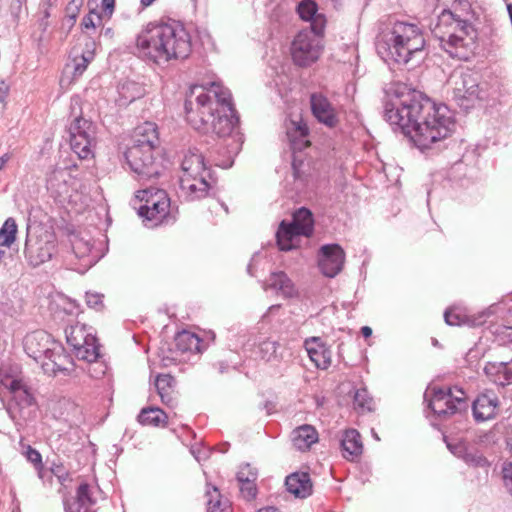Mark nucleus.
<instances>
[{"label":"nucleus","mask_w":512,"mask_h":512,"mask_svg":"<svg viewBox=\"0 0 512 512\" xmlns=\"http://www.w3.org/2000/svg\"><path fill=\"white\" fill-rule=\"evenodd\" d=\"M384 118L422 151L444 141L455 128L453 114L445 104H436L403 84H393L386 90Z\"/></svg>","instance_id":"1"},{"label":"nucleus","mask_w":512,"mask_h":512,"mask_svg":"<svg viewBox=\"0 0 512 512\" xmlns=\"http://www.w3.org/2000/svg\"><path fill=\"white\" fill-rule=\"evenodd\" d=\"M185 111L187 121L194 129L228 137L225 145L230 157L239 153L243 140L238 132L239 119L227 88L218 82L210 83L209 87L192 86L186 96Z\"/></svg>","instance_id":"2"},{"label":"nucleus","mask_w":512,"mask_h":512,"mask_svg":"<svg viewBox=\"0 0 512 512\" xmlns=\"http://www.w3.org/2000/svg\"><path fill=\"white\" fill-rule=\"evenodd\" d=\"M191 37L175 20L148 23L137 35L133 53L156 64L185 59L191 52Z\"/></svg>","instance_id":"3"},{"label":"nucleus","mask_w":512,"mask_h":512,"mask_svg":"<svg viewBox=\"0 0 512 512\" xmlns=\"http://www.w3.org/2000/svg\"><path fill=\"white\" fill-rule=\"evenodd\" d=\"M431 32L439 46L453 59L468 61L478 53V31L450 10H443L438 15Z\"/></svg>","instance_id":"4"},{"label":"nucleus","mask_w":512,"mask_h":512,"mask_svg":"<svg viewBox=\"0 0 512 512\" xmlns=\"http://www.w3.org/2000/svg\"><path fill=\"white\" fill-rule=\"evenodd\" d=\"M425 39L415 24L395 22L388 31H382L376 41V49L384 61L408 64L423 58Z\"/></svg>","instance_id":"5"},{"label":"nucleus","mask_w":512,"mask_h":512,"mask_svg":"<svg viewBox=\"0 0 512 512\" xmlns=\"http://www.w3.org/2000/svg\"><path fill=\"white\" fill-rule=\"evenodd\" d=\"M136 198L144 203L138 208L139 216L153 222V225L175 220L171 202L165 190L150 186L139 190Z\"/></svg>","instance_id":"6"},{"label":"nucleus","mask_w":512,"mask_h":512,"mask_svg":"<svg viewBox=\"0 0 512 512\" xmlns=\"http://www.w3.org/2000/svg\"><path fill=\"white\" fill-rule=\"evenodd\" d=\"M314 231L312 212L301 207L293 213L291 223L282 221L276 233L277 244L282 251L294 248L293 240L297 236L310 237Z\"/></svg>","instance_id":"7"},{"label":"nucleus","mask_w":512,"mask_h":512,"mask_svg":"<svg viewBox=\"0 0 512 512\" xmlns=\"http://www.w3.org/2000/svg\"><path fill=\"white\" fill-rule=\"evenodd\" d=\"M12 398L6 409L11 419L16 424L26 422L35 416L34 398L28 391L27 386L20 379H11L6 384Z\"/></svg>","instance_id":"8"},{"label":"nucleus","mask_w":512,"mask_h":512,"mask_svg":"<svg viewBox=\"0 0 512 512\" xmlns=\"http://www.w3.org/2000/svg\"><path fill=\"white\" fill-rule=\"evenodd\" d=\"M124 156L129 168L140 181L156 178L162 172L163 167L155 156V150L128 147Z\"/></svg>","instance_id":"9"},{"label":"nucleus","mask_w":512,"mask_h":512,"mask_svg":"<svg viewBox=\"0 0 512 512\" xmlns=\"http://www.w3.org/2000/svg\"><path fill=\"white\" fill-rule=\"evenodd\" d=\"M66 340L79 360L94 362L99 357V346L96 337L84 324L76 323L65 329Z\"/></svg>","instance_id":"10"},{"label":"nucleus","mask_w":512,"mask_h":512,"mask_svg":"<svg viewBox=\"0 0 512 512\" xmlns=\"http://www.w3.org/2000/svg\"><path fill=\"white\" fill-rule=\"evenodd\" d=\"M461 396L453 395L452 391L437 387H428L424 394V401L438 418H446L465 407L466 402L462 389L457 390Z\"/></svg>","instance_id":"11"},{"label":"nucleus","mask_w":512,"mask_h":512,"mask_svg":"<svg viewBox=\"0 0 512 512\" xmlns=\"http://www.w3.org/2000/svg\"><path fill=\"white\" fill-rule=\"evenodd\" d=\"M453 100L464 111L474 108L480 101V72L466 69L454 82Z\"/></svg>","instance_id":"12"},{"label":"nucleus","mask_w":512,"mask_h":512,"mask_svg":"<svg viewBox=\"0 0 512 512\" xmlns=\"http://www.w3.org/2000/svg\"><path fill=\"white\" fill-rule=\"evenodd\" d=\"M57 253V242L54 234L45 232L35 238L28 237L25 242L24 256L33 267L50 261Z\"/></svg>","instance_id":"13"},{"label":"nucleus","mask_w":512,"mask_h":512,"mask_svg":"<svg viewBox=\"0 0 512 512\" xmlns=\"http://www.w3.org/2000/svg\"><path fill=\"white\" fill-rule=\"evenodd\" d=\"M292 58L295 64L307 67L320 56L319 40L309 31L299 32L292 43Z\"/></svg>","instance_id":"14"},{"label":"nucleus","mask_w":512,"mask_h":512,"mask_svg":"<svg viewBox=\"0 0 512 512\" xmlns=\"http://www.w3.org/2000/svg\"><path fill=\"white\" fill-rule=\"evenodd\" d=\"M345 263V252L338 244L321 246L318 252V266L322 274L333 278L338 275Z\"/></svg>","instance_id":"15"},{"label":"nucleus","mask_w":512,"mask_h":512,"mask_svg":"<svg viewBox=\"0 0 512 512\" xmlns=\"http://www.w3.org/2000/svg\"><path fill=\"white\" fill-rule=\"evenodd\" d=\"M310 106L313 116L323 125L334 128L339 123L336 107L321 93L310 95Z\"/></svg>","instance_id":"16"},{"label":"nucleus","mask_w":512,"mask_h":512,"mask_svg":"<svg viewBox=\"0 0 512 512\" xmlns=\"http://www.w3.org/2000/svg\"><path fill=\"white\" fill-rule=\"evenodd\" d=\"M54 342L48 333L38 330L25 337L24 349L29 357L42 364Z\"/></svg>","instance_id":"17"},{"label":"nucleus","mask_w":512,"mask_h":512,"mask_svg":"<svg viewBox=\"0 0 512 512\" xmlns=\"http://www.w3.org/2000/svg\"><path fill=\"white\" fill-rule=\"evenodd\" d=\"M208 172L199 174H185L180 177V190L187 200L193 201L205 197L210 188L207 181Z\"/></svg>","instance_id":"18"},{"label":"nucleus","mask_w":512,"mask_h":512,"mask_svg":"<svg viewBox=\"0 0 512 512\" xmlns=\"http://www.w3.org/2000/svg\"><path fill=\"white\" fill-rule=\"evenodd\" d=\"M96 500L92 496V490L89 484L81 483L76 491V497L73 500L64 501L65 512H95L93 506Z\"/></svg>","instance_id":"19"},{"label":"nucleus","mask_w":512,"mask_h":512,"mask_svg":"<svg viewBox=\"0 0 512 512\" xmlns=\"http://www.w3.org/2000/svg\"><path fill=\"white\" fill-rule=\"evenodd\" d=\"M159 145L157 126L152 122H145L134 130L133 144L130 147H138L147 150H155Z\"/></svg>","instance_id":"20"},{"label":"nucleus","mask_w":512,"mask_h":512,"mask_svg":"<svg viewBox=\"0 0 512 512\" xmlns=\"http://www.w3.org/2000/svg\"><path fill=\"white\" fill-rule=\"evenodd\" d=\"M484 372L491 382L505 386L512 383V360L509 362H487Z\"/></svg>","instance_id":"21"},{"label":"nucleus","mask_w":512,"mask_h":512,"mask_svg":"<svg viewBox=\"0 0 512 512\" xmlns=\"http://www.w3.org/2000/svg\"><path fill=\"white\" fill-rule=\"evenodd\" d=\"M287 490L296 497L305 498L312 492V483L308 473L296 472L286 477Z\"/></svg>","instance_id":"22"},{"label":"nucleus","mask_w":512,"mask_h":512,"mask_svg":"<svg viewBox=\"0 0 512 512\" xmlns=\"http://www.w3.org/2000/svg\"><path fill=\"white\" fill-rule=\"evenodd\" d=\"M293 445L300 451H305L318 440V433L311 425H302L296 428L292 433Z\"/></svg>","instance_id":"23"},{"label":"nucleus","mask_w":512,"mask_h":512,"mask_svg":"<svg viewBox=\"0 0 512 512\" xmlns=\"http://www.w3.org/2000/svg\"><path fill=\"white\" fill-rule=\"evenodd\" d=\"M298 14L304 21H310L315 33L322 29V16L317 13V4L313 0H303L298 4Z\"/></svg>","instance_id":"24"},{"label":"nucleus","mask_w":512,"mask_h":512,"mask_svg":"<svg viewBox=\"0 0 512 512\" xmlns=\"http://www.w3.org/2000/svg\"><path fill=\"white\" fill-rule=\"evenodd\" d=\"M341 446L346 459L359 456L363 448L360 434L354 429L347 430L341 440Z\"/></svg>","instance_id":"25"},{"label":"nucleus","mask_w":512,"mask_h":512,"mask_svg":"<svg viewBox=\"0 0 512 512\" xmlns=\"http://www.w3.org/2000/svg\"><path fill=\"white\" fill-rule=\"evenodd\" d=\"M182 175L199 174L206 171L204 157L197 149L189 150L183 157L181 162Z\"/></svg>","instance_id":"26"},{"label":"nucleus","mask_w":512,"mask_h":512,"mask_svg":"<svg viewBox=\"0 0 512 512\" xmlns=\"http://www.w3.org/2000/svg\"><path fill=\"white\" fill-rule=\"evenodd\" d=\"M200 339L199 337L191 332L182 331L177 333L174 339L175 348L181 353L185 352H199L200 351Z\"/></svg>","instance_id":"27"},{"label":"nucleus","mask_w":512,"mask_h":512,"mask_svg":"<svg viewBox=\"0 0 512 512\" xmlns=\"http://www.w3.org/2000/svg\"><path fill=\"white\" fill-rule=\"evenodd\" d=\"M94 140L95 137H86V135L75 136V134H73V136L69 137L71 149L81 159H86L91 155Z\"/></svg>","instance_id":"28"},{"label":"nucleus","mask_w":512,"mask_h":512,"mask_svg":"<svg viewBox=\"0 0 512 512\" xmlns=\"http://www.w3.org/2000/svg\"><path fill=\"white\" fill-rule=\"evenodd\" d=\"M267 288L278 290L286 297H290L293 294L292 282L284 272L272 273L265 286V289Z\"/></svg>","instance_id":"29"},{"label":"nucleus","mask_w":512,"mask_h":512,"mask_svg":"<svg viewBox=\"0 0 512 512\" xmlns=\"http://www.w3.org/2000/svg\"><path fill=\"white\" fill-rule=\"evenodd\" d=\"M69 137L77 135H86V137H95V126L90 120L83 118L82 116H76L68 127Z\"/></svg>","instance_id":"30"},{"label":"nucleus","mask_w":512,"mask_h":512,"mask_svg":"<svg viewBox=\"0 0 512 512\" xmlns=\"http://www.w3.org/2000/svg\"><path fill=\"white\" fill-rule=\"evenodd\" d=\"M166 414L156 407L143 408L138 415V421L143 425L159 426L166 421Z\"/></svg>","instance_id":"31"},{"label":"nucleus","mask_w":512,"mask_h":512,"mask_svg":"<svg viewBox=\"0 0 512 512\" xmlns=\"http://www.w3.org/2000/svg\"><path fill=\"white\" fill-rule=\"evenodd\" d=\"M500 401L497 394L492 391L482 393V420L494 419L499 413Z\"/></svg>","instance_id":"32"},{"label":"nucleus","mask_w":512,"mask_h":512,"mask_svg":"<svg viewBox=\"0 0 512 512\" xmlns=\"http://www.w3.org/2000/svg\"><path fill=\"white\" fill-rule=\"evenodd\" d=\"M174 379L169 374H160L155 381L156 390L163 403L169 404L172 401L171 393Z\"/></svg>","instance_id":"33"},{"label":"nucleus","mask_w":512,"mask_h":512,"mask_svg":"<svg viewBox=\"0 0 512 512\" xmlns=\"http://www.w3.org/2000/svg\"><path fill=\"white\" fill-rule=\"evenodd\" d=\"M72 366V359L65 353L58 356V361H54V363L42 362V369L46 374L69 373L72 370Z\"/></svg>","instance_id":"34"},{"label":"nucleus","mask_w":512,"mask_h":512,"mask_svg":"<svg viewBox=\"0 0 512 512\" xmlns=\"http://www.w3.org/2000/svg\"><path fill=\"white\" fill-rule=\"evenodd\" d=\"M444 320L450 326L468 325L469 327L477 326V319L468 317L454 308H449L444 313Z\"/></svg>","instance_id":"35"},{"label":"nucleus","mask_w":512,"mask_h":512,"mask_svg":"<svg viewBox=\"0 0 512 512\" xmlns=\"http://www.w3.org/2000/svg\"><path fill=\"white\" fill-rule=\"evenodd\" d=\"M309 357L320 369H327L331 364V351L323 343L317 344V350H309Z\"/></svg>","instance_id":"36"},{"label":"nucleus","mask_w":512,"mask_h":512,"mask_svg":"<svg viewBox=\"0 0 512 512\" xmlns=\"http://www.w3.org/2000/svg\"><path fill=\"white\" fill-rule=\"evenodd\" d=\"M207 496V512H230L228 501L222 500L216 487L213 488V491H208Z\"/></svg>","instance_id":"37"},{"label":"nucleus","mask_w":512,"mask_h":512,"mask_svg":"<svg viewBox=\"0 0 512 512\" xmlns=\"http://www.w3.org/2000/svg\"><path fill=\"white\" fill-rule=\"evenodd\" d=\"M17 224L13 218H8L0 228V244L10 247L16 238Z\"/></svg>","instance_id":"38"},{"label":"nucleus","mask_w":512,"mask_h":512,"mask_svg":"<svg viewBox=\"0 0 512 512\" xmlns=\"http://www.w3.org/2000/svg\"><path fill=\"white\" fill-rule=\"evenodd\" d=\"M279 344L276 341L265 340L259 345V354L262 359L272 361L278 358Z\"/></svg>","instance_id":"39"},{"label":"nucleus","mask_w":512,"mask_h":512,"mask_svg":"<svg viewBox=\"0 0 512 512\" xmlns=\"http://www.w3.org/2000/svg\"><path fill=\"white\" fill-rule=\"evenodd\" d=\"M372 399L368 395V391L366 389H358L354 394V406L356 408L364 410L371 409Z\"/></svg>","instance_id":"40"},{"label":"nucleus","mask_w":512,"mask_h":512,"mask_svg":"<svg viewBox=\"0 0 512 512\" xmlns=\"http://www.w3.org/2000/svg\"><path fill=\"white\" fill-rule=\"evenodd\" d=\"M93 59V53L88 51L83 53L79 58L74 59V76H80L87 68L90 61Z\"/></svg>","instance_id":"41"},{"label":"nucleus","mask_w":512,"mask_h":512,"mask_svg":"<svg viewBox=\"0 0 512 512\" xmlns=\"http://www.w3.org/2000/svg\"><path fill=\"white\" fill-rule=\"evenodd\" d=\"M287 134L289 137L295 135L296 137L299 138H305L308 135V127L303 122L292 121L291 127L288 128Z\"/></svg>","instance_id":"42"},{"label":"nucleus","mask_w":512,"mask_h":512,"mask_svg":"<svg viewBox=\"0 0 512 512\" xmlns=\"http://www.w3.org/2000/svg\"><path fill=\"white\" fill-rule=\"evenodd\" d=\"M257 473L254 471L249 464L241 467L237 473L238 482H255Z\"/></svg>","instance_id":"43"},{"label":"nucleus","mask_w":512,"mask_h":512,"mask_svg":"<svg viewBox=\"0 0 512 512\" xmlns=\"http://www.w3.org/2000/svg\"><path fill=\"white\" fill-rule=\"evenodd\" d=\"M51 472L58 479L61 485H64L70 480V473L62 464H53Z\"/></svg>","instance_id":"44"},{"label":"nucleus","mask_w":512,"mask_h":512,"mask_svg":"<svg viewBox=\"0 0 512 512\" xmlns=\"http://www.w3.org/2000/svg\"><path fill=\"white\" fill-rule=\"evenodd\" d=\"M86 303L90 308L95 310H101L104 306L103 304V295L99 293H86Z\"/></svg>","instance_id":"45"},{"label":"nucleus","mask_w":512,"mask_h":512,"mask_svg":"<svg viewBox=\"0 0 512 512\" xmlns=\"http://www.w3.org/2000/svg\"><path fill=\"white\" fill-rule=\"evenodd\" d=\"M239 489L246 500H251L256 496V486L254 482H239Z\"/></svg>","instance_id":"46"},{"label":"nucleus","mask_w":512,"mask_h":512,"mask_svg":"<svg viewBox=\"0 0 512 512\" xmlns=\"http://www.w3.org/2000/svg\"><path fill=\"white\" fill-rule=\"evenodd\" d=\"M65 352L64 347L59 342L52 343L49 354L44 358L45 362L54 363L58 361V356L63 355Z\"/></svg>","instance_id":"47"},{"label":"nucleus","mask_w":512,"mask_h":512,"mask_svg":"<svg viewBox=\"0 0 512 512\" xmlns=\"http://www.w3.org/2000/svg\"><path fill=\"white\" fill-rule=\"evenodd\" d=\"M502 478L505 486L512 493V461H505L502 467Z\"/></svg>","instance_id":"48"},{"label":"nucleus","mask_w":512,"mask_h":512,"mask_svg":"<svg viewBox=\"0 0 512 512\" xmlns=\"http://www.w3.org/2000/svg\"><path fill=\"white\" fill-rule=\"evenodd\" d=\"M101 22V15L94 12V11H90L88 15H86L83 20H82V26L85 28V29H89V28H93L95 29L96 26Z\"/></svg>","instance_id":"49"},{"label":"nucleus","mask_w":512,"mask_h":512,"mask_svg":"<svg viewBox=\"0 0 512 512\" xmlns=\"http://www.w3.org/2000/svg\"><path fill=\"white\" fill-rule=\"evenodd\" d=\"M26 458L29 462L33 463L36 468L42 465L41 454L37 450L31 448L30 446L26 451Z\"/></svg>","instance_id":"50"},{"label":"nucleus","mask_w":512,"mask_h":512,"mask_svg":"<svg viewBox=\"0 0 512 512\" xmlns=\"http://www.w3.org/2000/svg\"><path fill=\"white\" fill-rule=\"evenodd\" d=\"M466 361L472 368L477 370L479 366L478 351L470 349L466 354Z\"/></svg>","instance_id":"51"},{"label":"nucleus","mask_w":512,"mask_h":512,"mask_svg":"<svg viewBox=\"0 0 512 512\" xmlns=\"http://www.w3.org/2000/svg\"><path fill=\"white\" fill-rule=\"evenodd\" d=\"M464 460L469 465L477 467L480 464V457L476 453L466 451L464 454Z\"/></svg>","instance_id":"52"},{"label":"nucleus","mask_w":512,"mask_h":512,"mask_svg":"<svg viewBox=\"0 0 512 512\" xmlns=\"http://www.w3.org/2000/svg\"><path fill=\"white\" fill-rule=\"evenodd\" d=\"M115 0H102V8L105 15L110 17L113 13Z\"/></svg>","instance_id":"53"},{"label":"nucleus","mask_w":512,"mask_h":512,"mask_svg":"<svg viewBox=\"0 0 512 512\" xmlns=\"http://www.w3.org/2000/svg\"><path fill=\"white\" fill-rule=\"evenodd\" d=\"M9 93V85L5 81H0V103H3Z\"/></svg>","instance_id":"54"},{"label":"nucleus","mask_w":512,"mask_h":512,"mask_svg":"<svg viewBox=\"0 0 512 512\" xmlns=\"http://www.w3.org/2000/svg\"><path fill=\"white\" fill-rule=\"evenodd\" d=\"M317 344H322V342H320L319 338H312L311 340H307L305 342L307 353L309 354V350H312V349L317 350Z\"/></svg>","instance_id":"55"},{"label":"nucleus","mask_w":512,"mask_h":512,"mask_svg":"<svg viewBox=\"0 0 512 512\" xmlns=\"http://www.w3.org/2000/svg\"><path fill=\"white\" fill-rule=\"evenodd\" d=\"M507 326H504L505 332H507V336L511 338L512 341V308L509 309L507 315Z\"/></svg>","instance_id":"56"},{"label":"nucleus","mask_w":512,"mask_h":512,"mask_svg":"<svg viewBox=\"0 0 512 512\" xmlns=\"http://www.w3.org/2000/svg\"><path fill=\"white\" fill-rule=\"evenodd\" d=\"M479 402H480V398L479 396H477L474 401H473V405H472V412H473V416L475 418V420L477 422L480 421V411L478 409V405H479Z\"/></svg>","instance_id":"57"},{"label":"nucleus","mask_w":512,"mask_h":512,"mask_svg":"<svg viewBox=\"0 0 512 512\" xmlns=\"http://www.w3.org/2000/svg\"><path fill=\"white\" fill-rule=\"evenodd\" d=\"M80 244H82V243H81V241H78V242H72V249H73V251H74V253H75V255H76L77 257H82V256H84V255H85V253H86V251H88V250H89V248H88V244H87V243H85V244H84V245H85V247H86V248H85V251H78V249H79V247H78V246H79Z\"/></svg>","instance_id":"58"},{"label":"nucleus","mask_w":512,"mask_h":512,"mask_svg":"<svg viewBox=\"0 0 512 512\" xmlns=\"http://www.w3.org/2000/svg\"><path fill=\"white\" fill-rule=\"evenodd\" d=\"M74 9L75 8H70V4H68V6H67V13L69 14V17H70V20L72 21V24L74 23V21L76 19V16L79 13V9H77L76 11Z\"/></svg>","instance_id":"59"},{"label":"nucleus","mask_w":512,"mask_h":512,"mask_svg":"<svg viewBox=\"0 0 512 512\" xmlns=\"http://www.w3.org/2000/svg\"><path fill=\"white\" fill-rule=\"evenodd\" d=\"M83 1L84 0H71L69 2L70 4V8H75L74 10L76 11L77 9H80V7L83 5Z\"/></svg>","instance_id":"60"},{"label":"nucleus","mask_w":512,"mask_h":512,"mask_svg":"<svg viewBox=\"0 0 512 512\" xmlns=\"http://www.w3.org/2000/svg\"><path fill=\"white\" fill-rule=\"evenodd\" d=\"M9 159H10L9 154H4L3 156L0 157V171L3 169V167L8 162Z\"/></svg>","instance_id":"61"},{"label":"nucleus","mask_w":512,"mask_h":512,"mask_svg":"<svg viewBox=\"0 0 512 512\" xmlns=\"http://www.w3.org/2000/svg\"><path fill=\"white\" fill-rule=\"evenodd\" d=\"M361 333L364 337H369L372 334V329L368 326H363L361 328Z\"/></svg>","instance_id":"62"},{"label":"nucleus","mask_w":512,"mask_h":512,"mask_svg":"<svg viewBox=\"0 0 512 512\" xmlns=\"http://www.w3.org/2000/svg\"><path fill=\"white\" fill-rule=\"evenodd\" d=\"M257 512H280V511L275 507H265V508L259 509Z\"/></svg>","instance_id":"63"},{"label":"nucleus","mask_w":512,"mask_h":512,"mask_svg":"<svg viewBox=\"0 0 512 512\" xmlns=\"http://www.w3.org/2000/svg\"><path fill=\"white\" fill-rule=\"evenodd\" d=\"M154 1L155 0H140L142 6H144V7H148V6L152 5Z\"/></svg>","instance_id":"64"}]
</instances>
